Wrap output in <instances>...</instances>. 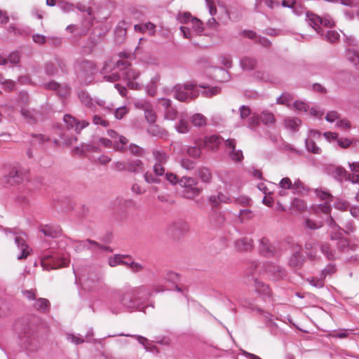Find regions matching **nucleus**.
Returning a JSON list of instances; mask_svg holds the SVG:
<instances>
[{
  "label": "nucleus",
  "mask_w": 359,
  "mask_h": 359,
  "mask_svg": "<svg viewBox=\"0 0 359 359\" xmlns=\"http://www.w3.org/2000/svg\"><path fill=\"white\" fill-rule=\"evenodd\" d=\"M150 294L149 289L145 285L126 286L111 293L107 306L114 314L120 313L124 310H141L145 313L144 304Z\"/></svg>",
  "instance_id": "obj_1"
},
{
  "label": "nucleus",
  "mask_w": 359,
  "mask_h": 359,
  "mask_svg": "<svg viewBox=\"0 0 359 359\" xmlns=\"http://www.w3.org/2000/svg\"><path fill=\"white\" fill-rule=\"evenodd\" d=\"M73 68L76 80L81 85L90 84L97 72L96 64L86 59L76 60Z\"/></svg>",
  "instance_id": "obj_2"
},
{
  "label": "nucleus",
  "mask_w": 359,
  "mask_h": 359,
  "mask_svg": "<svg viewBox=\"0 0 359 359\" xmlns=\"http://www.w3.org/2000/svg\"><path fill=\"white\" fill-rule=\"evenodd\" d=\"M72 266L76 283L79 282L85 289L92 291L100 288L102 283L97 273L88 271V274H86V269H81L76 264Z\"/></svg>",
  "instance_id": "obj_3"
},
{
  "label": "nucleus",
  "mask_w": 359,
  "mask_h": 359,
  "mask_svg": "<svg viewBox=\"0 0 359 359\" xmlns=\"http://www.w3.org/2000/svg\"><path fill=\"white\" fill-rule=\"evenodd\" d=\"M41 265L44 269L53 270L65 267L69 263V259L59 251L44 250L41 253Z\"/></svg>",
  "instance_id": "obj_4"
},
{
  "label": "nucleus",
  "mask_w": 359,
  "mask_h": 359,
  "mask_svg": "<svg viewBox=\"0 0 359 359\" xmlns=\"http://www.w3.org/2000/svg\"><path fill=\"white\" fill-rule=\"evenodd\" d=\"M197 86L196 83L192 82L184 84L177 83L172 89L173 97L178 101L184 102L195 100L199 95Z\"/></svg>",
  "instance_id": "obj_5"
},
{
  "label": "nucleus",
  "mask_w": 359,
  "mask_h": 359,
  "mask_svg": "<svg viewBox=\"0 0 359 359\" xmlns=\"http://www.w3.org/2000/svg\"><path fill=\"white\" fill-rule=\"evenodd\" d=\"M4 231L6 235L10 233L14 237L15 243L20 250L17 259L19 260L26 259L32 250L27 243L26 234L16 228H4Z\"/></svg>",
  "instance_id": "obj_6"
},
{
  "label": "nucleus",
  "mask_w": 359,
  "mask_h": 359,
  "mask_svg": "<svg viewBox=\"0 0 359 359\" xmlns=\"http://www.w3.org/2000/svg\"><path fill=\"white\" fill-rule=\"evenodd\" d=\"M18 336L22 346L27 351L33 352L39 348V344L35 333L28 325L19 331Z\"/></svg>",
  "instance_id": "obj_7"
},
{
  "label": "nucleus",
  "mask_w": 359,
  "mask_h": 359,
  "mask_svg": "<svg viewBox=\"0 0 359 359\" xmlns=\"http://www.w3.org/2000/svg\"><path fill=\"white\" fill-rule=\"evenodd\" d=\"M178 184L182 188L180 194L188 199L198 196L201 191V189L197 187V180L194 177H183L178 182Z\"/></svg>",
  "instance_id": "obj_8"
},
{
  "label": "nucleus",
  "mask_w": 359,
  "mask_h": 359,
  "mask_svg": "<svg viewBox=\"0 0 359 359\" xmlns=\"http://www.w3.org/2000/svg\"><path fill=\"white\" fill-rule=\"evenodd\" d=\"M306 20L308 21L309 25L320 36L324 35V29L320 27V25H323L326 27H332L334 26V22L331 18H330V17H325L323 18L309 12L306 13Z\"/></svg>",
  "instance_id": "obj_9"
},
{
  "label": "nucleus",
  "mask_w": 359,
  "mask_h": 359,
  "mask_svg": "<svg viewBox=\"0 0 359 359\" xmlns=\"http://www.w3.org/2000/svg\"><path fill=\"white\" fill-rule=\"evenodd\" d=\"M26 178V170L18 165L9 167L8 172L5 175L4 181L5 183L13 186L19 184Z\"/></svg>",
  "instance_id": "obj_10"
},
{
  "label": "nucleus",
  "mask_w": 359,
  "mask_h": 359,
  "mask_svg": "<svg viewBox=\"0 0 359 359\" xmlns=\"http://www.w3.org/2000/svg\"><path fill=\"white\" fill-rule=\"evenodd\" d=\"M83 250H90L94 252L97 251H107L112 252V249L106 245H102L98 243L97 242L90 240L86 239L83 241H76L75 245V250L77 252H81Z\"/></svg>",
  "instance_id": "obj_11"
},
{
  "label": "nucleus",
  "mask_w": 359,
  "mask_h": 359,
  "mask_svg": "<svg viewBox=\"0 0 359 359\" xmlns=\"http://www.w3.org/2000/svg\"><path fill=\"white\" fill-rule=\"evenodd\" d=\"M302 245L296 244L292 247V253L288 259V266L292 269H299L304 265L306 257L303 255Z\"/></svg>",
  "instance_id": "obj_12"
},
{
  "label": "nucleus",
  "mask_w": 359,
  "mask_h": 359,
  "mask_svg": "<svg viewBox=\"0 0 359 359\" xmlns=\"http://www.w3.org/2000/svg\"><path fill=\"white\" fill-rule=\"evenodd\" d=\"M263 267L266 273L273 280L283 279L287 275L286 270L283 267L272 262H267L264 263Z\"/></svg>",
  "instance_id": "obj_13"
},
{
  "label": "nucleus",
  "mask_w": 359,
  "mask_h": 359,
  "mask_svg": "<svg viewBox=\"0 0 359 359\" xmlns=\"http://www.w3.org/2000/svg\"><path fill=\"white\" fill-rule=\"evenodd\" d=\"M116 68L124 70L122 73L123 77L126 81L135 80L140 75V72L133 68H130V63L128 60H118L116 62Z\"/></svg>",
  "instance_id": "obj_14"
},
{
  "label": "nucleus",
  "mask_w": 359,
  "mask_h": 359,
  "mask_svg": "<svg viewBox=\"0 0 359 359\" xmlns=\"http://www.w3.org/2000/svg\"><path fill=\"white\" fill-rule=\"evenodd\" d=\"M63 121L68 129H74L77 134H79L83 128L89 126L88 121H79L70 114H65L63 117Z\"/></svg>",
  "instance_id": "obj_15"
},
{
  "label": "nucleus",
  "mask_w": 359,
  "mask_h": 359,
  "mask_svg": "<svg viewBox=\"0 0 359 359\" xmlns=\"http://www.w3.org/2000/svg\"><path fill=\"white\" fill-rule=\"evenodd\" d=\"M116 67V62L113 63L111 60L107 61L104 62L103 67L100 70V74H104L103 79L104 81L109 82H115L121 79V76L117 72H112L111 74H107L110 72L114 70Z\"/></svg>",
  "instance_id": "obj_16"
},
{
  "label": "nucleus",
  "mask_w": 359,
  "mask_h": 359,
  "mask_svg": "<svg viewBox=\"0 0 359 359\" xmlns=\"http://www.w3.org/2000/svg\"><path fill=\"white\" fill-rule=\"evenodd\" d=\"M224 144L226 149H230L229 151L230 158L234 162H241L243 159V151L241 149H236V140L229 138L225 140Z\"/></svg>",
  "instance_id": "obj_17"
},
{
  "label": "nucleus",
  "mask_w": 359,
  "mask_h": 359,
  "mask_svg": "<svg viewBox=\"0 0 359 359\" xmlns=\"http://www.w3.org/2000/svg\"><path fill=\"white\" fill-rule=\"evenodd\" d=\"M223 141V138L219 135H206L201 142L203 148L211 151H217Z\"/></svg>",
  "instance_id": "obj_18"
},
{
  "label": "nucleus",
  "mask_w": 359,
  "mask_h": 359,
  "mask_svg": "<svg viewBox=\"0 0 359 359\" xmlns=\"http://www.w3.org/2000/svg\"><path fill=\"white\" fill-rule=\"evenodd\" d=\"M93 8L91 7H88L86 10V14L83 16V20L81 22V25L79 26V36H85L88 34V31L90 29L93 23Z\"/></svg>",
  "instance_id": "obj_19"
},
{
  "label": "nucleus",
  "mask_w": 359,
  "mask_h": 359,
  "mask_svg": "<svg viewBox=\"0 0 359 359\" xmlns=\"http://www.w3.org/2000/svg\"><path fill=\"white\" fill-rule=\"evenodd\" d=\"M168 233L173 236H177L189 231V224L184 220L180 219L168 226Z\"/></svg>",
  "instance_id": "obj_20"
},
{
  "label": "nucleus",
  "mask_w": 359,
  "mask_h": 359,
  "mask_svg": "<svg viewBox=\"0 0 359 359\" xmlns=\"http://www.w3.org/2000/svg\"><path fill=\"white\" fill-rule=\"evenodd\" d=\"M20 114L30 125L35 124L39 121H42L43 118V114L39 111L35 109L29 110L22 107L20 109Z\"/></svg>",
  "instance_id": "obj_21"
},
{
  "label": "nucleus",
  "mask_w": 359,
  "mask_h": 359,
  "mask_svg": "<svg viewBox=\"0 0 359 359\" xmlns=\"http://www.w3.org/2000/svg\"><path fill=\"white\" fill-rule=\"evenodd\" d=\"M107 135L113 138H118V141L114 142V149L116 151L124 152L126 151V145L128 143V140L123 135H119L115 130L109 129L107 130Z\"/></svg>",
  "instance_id": "obj_22"
},
{
  "label": "nucleus",
  "mask_w": 359,
  "mask_h": 359,
  "mask_svg": "<svg viewBox=\"0 0 359 359\" xmlns=\"http://www.w3.org/2000/svg\"><path fill=\"white\" fill-rule=\"evenodd\" d=\"M259 252L266 257H272L275 255L276 248L270 243L268 238H262L259 240Z\"/></svg>",
  "instance_id": "obj_23"
},
{
  "label": "nucleus",
  "mask_w": 359,
  "mask_h": 359,
  "mask_svg": "<svg viewBox=\"0 0 359 359\" xmlns=\"http://www.w3.org/2000/svg\"><path fill=\"white\" fill-rule=\"evenodd\" d=\"M39 231L46 236L53 238L59 237L62 233L61 228L57 225L53 224L41 225Z\"/></svg>",
  "instance_id": "obj_24"
},
{
  "label": "nucleus",
  "mask_w": 359,
  "mask_h": 359,
  "mask_svg": "<svg viewBox=\"0 0 359 359\" xmlns=\"http://www.w3.org/2000/svg\"><path fill=\"white\" fill-rule=\"evenodd\" d=\"M236 249L240 252H247L252 250L253 241L252 238L243 237L236 240L234 243Z\"/></svg>",
  "instance_id": "obj_25"
},
{
  "label": "nucleus",
  "mask_w": 359,
  "mask_h": 359,
  "mask_svg": "<svg viewBox=\"0 0 359 359\" xmlns=\"http://www.w3.org/2000/svg\"><path fill=\"white\" fill-rule=\"evenodd\" d=\"M304 248L307 257L315 260L317 257L318 243L315 241L309 240L305 243Z\"/></svg>",
  "instance_id": "obj_26"
},
{
  "label": "nucleus",
  "mask_w": 359,
  "mask_h": 359,
  "mask_svg": "<svg viewBox=\"0 0 359 359\" xmlns=\"http://www.w3.org/2000/svg\"><path fill=\"white\" fill-rule=\"evenodd\" d=\"M332 176L339 182L346 180L348 172L341 166L332 165L329 168Z\"/></svg>",
  "instance_id": "obj_27"
},
{
  "label": "nucleus",
  "mask_w": 359,
  "mask_h": 359,
  "mask_svg": "<svg viewBox=\"0 0 359 359\" xmlns=\"http://www.w3.org/2000/svg\"><path fill=\"white\" fill-rule=\"evenodd\" d=\"M30 143L32 146L42 147L46 142L50 140V137L41 133H32Z\"/></svg>",
  "instance_id": "obj_28"
},
{
  "label": "nucleus",
  "mask_w": 359,
  "mask_h": 359,
  "mask_svg": "<svg viewBox=\"0 0 359 359\" xmlns=\"http://www.w3.org/2000/svg\"><path fill=\"white\" fill-rule=\"evenodd\" d=\"M144 170V163L140 159L129 160L127 161V171L130 172H140Z\"/></svg>",
  "instance_id": "obj_29"
},
{
  "label": "nucleus",
  "mask_w": 359,
  "mask_h": 359,
  "mask_svg": "<svg viewBox=\"0 0 359 359\" xmlns=\"http://www.w3.org/2000/svg\"><path fill=\"white\" fill-rule=\"evenodd\" d=\"M34 307L36 311L46 313L49 311L50 304L47 299L39 298L35 300Z\"/></svg>",
  "instance_id": "obj_30"
},
{
  "label": "nucleus",
  "mask_w": 359,
  "mask_h": 359,
  "mask_svg": "<svg viewBox=\"0 0 359 359\" xmlns=\"http://www.w3.org/2000/svg\"><path fill=\"white\" fill-rule=\"evenodd\" d=\"M160 81V75L156 74L152 77L147 86V92L150 96H155L157 93L158 83Z\"/></svg>",
  "instance_id": "obj_31"
},
{
  "label": "nucleus",
  "mask_w": 359,
  "mask_h": 359,
  "mask_svg": "<svg viewBox=\"0 0 359 359\" xmlns=\"http://www.w3.org/2000/svg\"><path fill=\"white\" fill-rule=\"evenodd\" d=\"M254 285L256 291L260 294L266 297L271 296V289L268 285L259 280L258 279H255Z\"/></svg>",
  "instance_id": "obj_32"
},
{
  "label": "nucleus",
  "mask_w": 359,
  "mask_h": 359,
  "mask_svg": "<svg viewBox=\"0 0 359 359\" xmlns=\"http://www.w3.org/2000/svg\"><path fill=\"white\" fill-rule=\"evenodd\" d=\"M147 133L155 137H162L166 135V130L156 125L155 123H150L147 129Z\"/></svg>",
  "instance_id": "obj_33"
},
{
  "label": "nucleus",
  "mask_w": 359,
  "mask_h": 359,
  "mask_svg": "<svg viewBox=\"0 0 359 359\" xmlns=\"http://www.w3.org/2000/svg\"><path fill=\"white\" fill-rule=\"evenodd\" d=\"M142 109L144 111V116L147 122L150 124L155 123L156 115L149 104H142Z\"/></svg>",
  "instance_id": "obj_34"
},
{
  "label": "nucleus",
  "mask_w": 359,
  "mask_h": 359,
  "mask_svg": "<svg viewBox=\"0 0 359 359\" xmlns=\"http://www.w3.org/2000/svg\"><path fill=\"white\" fill-rule=\"evenodd\" d=\"M215 77L219 82H225L229 80V72L223 67H216L214 70Z\"/></svg>",
  "instance_id": "obj_35"
},
{
  "label": "nucleus",
  "mask_w": 359,
  "mask_h": 359,
  "mask_svg": "<svg viewBox=\"0 0 359 359\" xmlns=\"http://www.w3.org/2000/svg\"><path fill=\"white\" fill-rule=\"evenodd\" d=\"M240 64L244 70L250 71L252 70L257 65V60L253 57H245L241 60Z\"/></svg>",
  "instance_id": "obj_36"
},
{
  "label": "nucleus",
  "mask_w": 359,
  "mask_h": 359,
  "mask_svg": "<svg viewBox=\"0 0 359 359\" xmlns=\"http://www.w3.org/2000/svg\"><path fill=\"white\" fill-rule=\"evenodd\" d=\"M293 95L287 92L283 93L278 97L276 99V103L278 104H284L286 106H290L293 104Z\"/></svg>",
  "instance_id": "obj_37"
},
{
  "label": "nucleus",
  "mask_w": 359,
  "mask_h": 359,
  "mask_svg": "<svg viewBox=\"0 0 359 359\" xmlns=\"http://www.w3.org/2000/svg\"><path fill=\"white\" fill-rule=\"evenodd\" d=\"M346 55L347 59L359 70V52L353 48H349L347 49Z\"/></svg>",
  "instance_id": "obj_38"
},
{
  "label": "nucleus",
  "mask_w": 359,
  "mask_h": 359,
  "mask_svg": "<svg viewBox=\"0 0 359 359\" xmlns=\"http://www.w3.org/2000/svg\"><path fill=\"white\" fill-rule=\"evenodd\" d=\"M202 148L201 143L198 142L196 146L189 147L187 149V154L194 158H199L202 154Z\"/></svg>",
  "instance_id": "obj_39"
},
{
  "label": "nucleus",
  "mask_w": 359,
  "mask_h": 359,
  "mask_svg": "<svg viewBox=\"0 0 359 359\" xmlns=\"http://www.w3.org/2000/svg\"><path fill=\"white\" fill-rule=\"evenodd\" d=\"M134 29L136 32L144 33L148 31L151 34H154L155 31V25L152 22H148L144 24H137L134 26Z\"/></svg>",
  "instance_id": "obj_40"
},
{
  "label": "nucleus",
  "mask_w": 359,
  "mask_h": 359,
  "mask_svg": "<svg viewBox=\"0 0 359 359\" xmlns=\"http://www.w3.org/2000/svg\"><path fill=\"white\" fill-rule=\"evenodd\" d=\"M123 259H131L130 255H115L114 257H109L108 258V264L111 267H115L123 262Z\"/></svg>",
  "instance_id": "obj_41"
},
{
  "label": "nucleus",
  "mask_w": 359,
  "mask_h": 359,
  "mask_svg": "<svg viewBox=\"0 0 359 359\" xmlns=\"http://www.w3.org/2000/svg\"><path fill=\"white\" fill-rule=\"evenodd\" d=\"M305 147L308 151L314 154H320L322 152L321 149L318 147L315 141L311 138L307 137L305 140Z\"/></svg>",
  "instance_id": "obj_42"
},
{
  "label": "nucleus",
  "mask_w": 359,
  "mask_h": 359,
  "mask_svg": "<svg viewBox=\"0 0 359 359\" xmlns=\"http://www.w3.org/2000/svg\"><path fill=\"white\" fill-rule=\"evenodd\" d=\"M323 39L326 40L327 42L333 43L339 39V34L334 30H324V35L320 36Z\"/></svg>",
  "instance_id": "obj_43"
},
{
  "label": "nucleus",
  "mask_w": 359,
  "mask_h": 359,
  "mask_svg": "<svg viewBox=\"0 0 359 359\" xmlns=\"http://www.w3.org/2000/svg\"><path fill=\"white\" fill-rule=\"evenodd\" d=\"M198 174L203 182L210 183L212 180V173L210 170L205 167L200 168L198 170Z\"/></svg>",
  "instance_id": "obj_44"
},
{
  "label": "nucleus",
  "mask_w": 359,
  "mask_h": 359,
  "mask_svg": "<svg viewBox=\"0 0 359 359\" xmlns=\"http://www.w3.org/2000/svg\"><path fill=\"white\" fill-rule=\"evenodd\" d=\"M156 163H166L168 160V155L163 151L154 149L152 152Z\"/></svg>",
  "instance_id": "obj_45"
},
{
  "label": "nucleus",
  "mask_w": 359,
  "mask_h": 359,
  "mask_svg": "<svg viewBox=\"0 0 359 359\" xmlns=\"http://www.w3.org/2000/svg\"><path fill=\"white\" fill-rule=\"evenodd\" d=\"M78 96L81 102L86 107L91 108L93 106V99L87 92L81 90L79 93Z\"/></svg>",
  "instance_id": "obj_46"
},
{
  "label": "nucleus",
  "mask_w": 359,
  "mask_h": 359,
  "mask_svg": "<svg viewBox=\"0 0 359 359\" xmlns=\"http://www.w3.org/2000/svg\"><path fill=\"white\" fill-rule=\"evenodd\" d=\"M320 250L327 259L333 260L335 259V252L330 248L328 243H323L320 245Z\"/></svg>",
  "instance_id": "obj_47"
},
{
  "label": "nucleus",
  "mask_w": 359,
  "mask_h": 359,
  "mask_svg": "<svg viewBox=\"0 0 359 359\" xmlns=\"http://www.w3.org/2000/svg\"><path fill=\"white\" fill-rule=\"evenodd\" d=\"M301 123V121L299 118H287L284 121V125L286 128L296 131L298 130V127Z\"/></svg>",
  "instance_id": "obj_48"
},
{
  "label": "nucleus",
  "mask_w": 359,
  "mask_h": 359,
  "mask_svg": "<svg viewBox=\"0 0 359 359\" xmlns=\"http://www.w3.org/2000/svg\"><path fill=\"white\" fill-rule=\"evenodd\" d=\"M193 125L201 127L206 124V118L201 114H195L191 119Z\"/></svg>",
  "instance_id": "obj_49"
},
{
  "label": "nucleus",
  "mask_w": 359,
  "mask_h": 359,
  "mask_svg": "<svg viewBox=\"0 0 359 359\" xmlns=\"http://www.w3.org/2000/svg\"><path fill=\"white\" fill-rule=\"evenodd\" d=\"M209 200L214 205H217L220 202L228 203L230 199L224 194L219 193L217 196H210Z\"/></svg>",
  "instance_id": "obj_50"
},
{
  "label": "nucleus",
  "mask_w": 359,
  "mask_h": 359,
  "mask_svg": "<svg viewBox=\"0 0 359 359\" xmlns=\"http://www.w3.org/2000/svg\"><path fill=\"white\" fill-rule=\"evenodd\" d=\"M342 231L343 229L341 227V229L339 230L332 229L330 233V238L332 241H339L340 243H343L341 246H344L345 244L346 243V241L344 239H343Z\"/></svg>",
  "instance_id": "obj_51"
},
{
  "label": "nucleus",
  "mask_w": 359,
  "mask_h": 359,
  "mask_svg": "<svg viewBox=\"0 0 359 359\" xmlns=\"http://www.w3.org/2000/svg\"><path fill=\"white\" fill-rule=\"evenodd\" d=\"M164 118L168 120H175L177 118L178 111L173 106L163 111Z\"/></svg>",
  "instance_id": "obj_52"
},
{
  "label": "nucleus",
  "mask_w": 359,
  "mask_h": 359,
  "mask_svg": "<svg viewBox=\"0 0 359 359\" xmlns=\"http://www.w3.org/2000/svg\"><path fill=\"white\" fill-rule=\"evenodd\" d=\"M305 226L311 230H316L323 226L322 222H315L309 218L306 219L304 222Z\"/></svg>",
  "instance_id": "obj_53"
},
{
  "label": "nucleus",
  "mask_w": 359,
  "mask_h": 359,
  "mask_svg": "<svg viewBox=\"0 0 359 359\" xmlns=\"http://www.w3.org/2000/svg\"><path fill=\"white\" fill-rule=\"evenodd\" d=\"M57 6L60 8L64 13H69L74 9V5L71 3L65 1H58Z\"/></svg>",
  "instance_id": "obj_54"
},
{
  "label": "nucleus",
  "mask_w": 359,
  "mask_h": 359,
  "mask_svg": "<svg viewBox=\"0 0 359 359\" xmlns=\"http://www.w3.org/2000/svg\"><path fill=\"white\" fill-rule=\"evenodd\" d=\"M336 271L335 265L332 264H328L324 269L321 271L320 276L323 278H325L327 276L333 274Z\"/></svg>",
  "instance_id": "obj_55"
},
{
  "label": "nucleus",
  "mask_w": 359,
  "mask_h": 359,
  "mask_svg": "<svg viewBox=\"0 0 359 359\" xmlns=\"http://www.w3.org/2000/svg\"><path fill=\"white\" fill-rule=\"evenodd\" d=\"M350 206V203L344 199L339 198L334 203L335 208L340 210H346Z\"/></svg>",
  "instance_id": "obj_56"
},
{
  "label": "nucleus",
  "mask_w": 359,
  "mask_h": 359,
  "mask_svg": "<svg viewBox=\"0 0 359 359\" xmlns=\"http://www.w3.org/2000/svg\"><path fill=\"white\" fill-rule=\"evenodd\" d=\"M309 283L317 288H322L325 284V279L320 277H313L309 280Z\"/></svg>",
  "instance_id": "obj_57"
},
{
  "label": "nucleus",
  "mask_w": 359,
  "mask_h": 359,
  "mask_svg": "<svg viewBox=\"0 0 359 359\" xmlns=\"http://www.w3.org/2000/svg\"><path fill=\"white\" fill-rule=\"evenodd\" d=\"M240 118L242 120H244L249 117L252 113V111L250 108V107L246 105H242L239 107L238 109Z\"/></svg>",
  "instance_id": "obj_58"
},
{
  "label": "nucleus",
  "mask_w": 359,
  "mask_h": 359,
  "mask_svg": "<svg viewBox=\"0 0 359 359\" xmlns=\"http://www.w3.org/2000/svg\"><path fill=\"white\" fill-rule=\"evenodd\" d=\"M126 150H129L133 155L141 156L143 154V149L135 144H130L128 147H126Z\"/></svg>",
  "instance_id": "obj_59"
},
{
  "label": "nucleus",
  "mask_w": 359,
  "mask_h": 359,
  "mask_svg": "<svg viewBox=\"0 0 359 359\" xmlns=\"http://www.w3.org/2000/svg\"><path fill=\"white\" fill-rule=\"evenodd\" d=\"M260 118L264 124H272L275 122L274 116L272 113L270 112L264 111Z\"/></svg>",
  "instance_id": "obj_60"
},
{
  "label": "nucleus",
  "mask_w": 359,
  "mask_h": 359,
  "mask_svg": "<svg viewBox=\"0 0 359 359\" xmlns=\"http://www.w3.org/2000/svg\"><path fill=\"white\" fill-rule=\"evenodd\" d=\"M292 207L299 211H302L306 209V205L303 200L299 198H294L292 202Z\"/></svg>",
  "instance_id": "obj_61"
},
{
  "label": "nucleus",
  "mask_w": 359,
  "mask_h": 359,
  "mask_svg": "<svg viewBox=\"0 0 359 359\" xmlns=\"http://www.w3.org/2000/svg\"><path fill=\"white\" fill-rule=\"evenodd\" d=\"M191 23L193 25V28L194 31L197 34H201L203 31V22L201 20L196 18H193L191 19Z\"/></svg>",
  "instance_id": "obj_62"
},
{
  "label": "nucleus",
  "mask_w": 359,
  "mask_h": 359,
  "mask_svg": "<svg viewBox=\"0 0 359 359\" xmlns=\"http://www.w3.org/2000/svg\"><path fill=\"white\" fill-rule=\"evenodd\" d=\"M144 178L147 183L158 184L161 182V180L158 176L153 175L151 172H146L144 175Z\"/></svg>",
  "instance_id": "obj_63"
},
{
  "label": "nucleus",
  "mask_w": 359,
  "mask_h": 359,
  "mask_svg": "<svg viewBox=\"0 0 359 359\" xmlns=\"http://www.w3.org/2000/svg\"><path fill=\"white\" fill-rule=\"evenodd\" d=\"M57 94L61 97H66L70 93V88L67 85H59L56 90Z\"/></svg>",
  "instance_id": "obj_64"
}]
</instances>
